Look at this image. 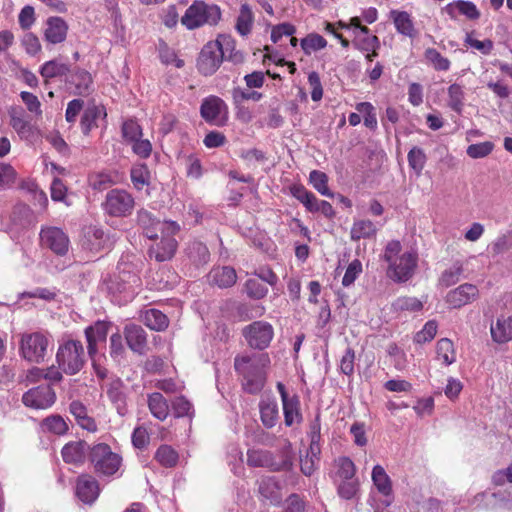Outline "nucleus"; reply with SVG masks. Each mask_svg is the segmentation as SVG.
<instances>
[{
    "instance_id": "obj_8",
    "label": "nucleus",
    "mask_w": 512,
    "mask_h": 512,
    "mask_svg": "<svg viewBox=\"0 0 512 512\" xmlns=\"http://www.w3.org/2000/svg\"><path fill=\"white\" fill-rule=\"evenodd\" d=\"M135 204V198L130 192L122 188H113L106 193L101 208L105 215L126 218L132 215Z\"/></svg>"
},
{
    "instance_id": "obj_41",
    "label": "nucleus",
    "mask_w": 512,
    "mask_h": 512,
    "mask_svg": "<svg viewBox=\"0 0 512 512\" xmlns=\"http://www.w3.org/2000/svg\"><path fill=\"white\" fill-rule=\"evenodd\" d=\"M189 258L196 264H206L210 258L207 246L200 241H192L187 248Z\"/></svg>"
},
{
    "instance_id": "obj_42",
    "label": "nucleus",
    "mask_w": 512,
    "mask_h": 512,
    "mask_svg": "<svg viewBox=\"0 0 512 512\" xmlns=\"http://www.w3.org/2000/svg\"><path fill=\"white\" fill-rule=\"evenodd\" d=\"M407 160L409 167L417 176H420L427 162L424 150L417 146L412 147L408 152Z\"/></svg>"
},
{
    "instance_id": "obj_61",
    "label": "nucleus",
    "mask_w": 512,
    "mask_h": 512,
    "mask_svg": "<svg viewBox=\"0 0 512 512\" xmlns=\"http://www.w3.org/2000/svg\"><path fill=\"white\" fill-rule=\"evenodd\" d=\"M362 272V263L360 260L355 259L353 260L347 267L345 274L342 279V284L345 287L350 286L354 283V281L357 279V277Z\"/></svg>"
},
{
    "instance_id": "obj_5",
    "label": "nucleus",
    "mask_w": 512,
    "mask_h": 512,
    "mask_svg": "<svg viewBox=\"0 0 512 512\" xmlns=\"http://www.w3.org/2000/svg\"><path fill=\"white\" fill-rule=\"evenodd\" d=\"M88 460L94 471L103 476L114 475L121 467L122 457L113 452L106 443H97L89 448Z\"/></svg>"
},
{
    "instance_id": "obj_47",
    "label": "nucleus",
    "mask_w": 512,
    "mask_h": 512,
    "mask_svg": "<svg viewBox=\"0 0 512 512\" xmlns=\"http://www.w3.org/2000/svg\"><path fill=\"white\" fill-rule=\"evenodd\" d=\"M424 56L436 71H448L450 69V60L444 57L437 49L427 48Z\"/></svg>"
},
{
    "instance_id": "obj_56",
    "label": "nucleus",
    "mask_w": 512,
    "mask_h": 512,
    "mask_svg": "<svg viewBox=\"0 0 512 512\" xmlns=\"http://www.w3.org/2000/svg\"><path fill=\"white\" fill-rule=\"evenodd\" d=\"M132 444L137 449H145L150 443V434L146 427L137 426L134 428L131 436Z\"/></svg>"
},
{
    "instance_id": "obj_28",
    "label": "nucleus",
    "mask_w": 512,
    "mask_h": 512,
    "mask_svg": "<svg viewBox=\"0 0 512 512\" xmlns=\"http://www.w3.org/2000/svg\"><path fill=\"white\" fill-rule=\"evenodd\" d=\"M68 82L74 86L76 95L85 96L90 93L93 79L88 71L78 68L70 74Z\"/></svg>"
},
{
    "instance_id": "obj_58",
    "label": "nucleus",
    "mask_w": 512,
    "mask_h": 512,
    "mask_svg": "<svg viewBox=\"0 0 512 512\" xmlns=\"http://www.w3.org/2000/svg\"><path fill=\"white\" fill-rule=\"evenodd\" d=\"M43 425L50 432H53L57 435L65 434L68 430V426L64 419L61 416H49L44 419Z\"/></svg>"
},
{
    "instance_id": "obj_3",
    "label": "nucleus",
    "mask_w": 512,
    "mask_h": 512,
    "mask_svg": "<svg viewBox=\"0 0 512 512\" xmlns=\"http://www.w3.org/2000/svg\"><path fill=\"white\" fill-rule=\"evenodd\" d=\"M383 260L388 264L387 277L396 283H405L414 276L419 257L414 250L402 252L401 242L391 240L384 248Z\"/></svg>"
},
{
    "instance_id": "obj_24",
    "label": "nucleus",
    "mask_w": 512,
    "mask_h": 512,
    "mask_svg": "<svg viewBox=\"0 0 512 512\" xmlns=\"http://www.w3.org/2000/svg\"><path fill=\"white\" fill-rule=\"evenodd\" d=\"M147 406L154 418L165 421L170 413L168 400L160 393L153 392L147 396Z\"/></svg>"
},
{
    "instance_id": "obj_21",
    "label": "nucleus",
    "mask_w": 512,
    "mask_h": 512,
    "mask_svg": "<svg viewBox=\"0 0 512 512\" xmlns=\"http://www.w3.org/2000/svg\"><path fill=\"white\" fill-rule=\"evenodd\" d=\"M389 19L394 24L397 33L410 39L417 37L418 31L415 28L413 17L407 11L392 9L389 12Z\"/></svg>"
},
{
    "instance_id": "obj_13",
    "label": "nucleus",
    "mask_w": 512,
    "mask_h": 512,
    "mask_svg": "<svg viewBox=\"0 0 512 512\" xmlns=\"http://www.w3.org/2000/svg\"><path fill=\"white\" fill-rule=\"evenodd\" d=\"M56 401V394L50 385L37 386L22 396V402L26 407L33 409H47Z\"/></svg>"
},
{
    "instance_id": "obj_44",
    "label": "nucleus",
    "mask_w": 512,
    "mask_h": 512,
    "mask_svg": "<svg viewBox=\"0 0 512 512\" xmlns=\"http://www.w3.org/2000/svg\"><path fill=\"white\" fill-rule=\"evenodd\" d=\"M309 182L321 195L334 197V193L328 187V176L319 170H312L309 174Z\"/></svg>"
},
{
    "instance_id": "obj_1",
    "label": "nucleus",
    "mask_w": 512,
    "mask_h": 512,
    "mask_svg": "<svg viewBox=\"0 0 512 512\" xmlns=\"http://www.w3.org/2000/svg\"><path fill=\"white\" fill-rule=\"evenodd\" d=\"M270 364L268 354L242 353L234 358V370L242 389L252 395L262 391L266 383V368Z\"/></svg>"
},
{
    "instance_id": "obj_55",
    "label": "nucleus",
    "mask_w": 512,
    "mask_h": 512,
    "mask_svg": "<svg viewBox=\"0 0 512 512\" xmlns=\"http://www.w3.org/2000/svg\"><path fill=\"white\" fill-rule=\"evenodd\" d=\"M494 143L491 141H484L476 144H471L467 147L466 153L472 159L484 158L492 153Z\"/></svg>"
},
{
    "instance_id": "obj_46",
    "label": "nucleus",
    "mask_w": 512,
    "mask_h": 512,
    "mask_svg": "<svg viewBox=\"0 0 512 512\" xmlns=\"http://www.w3.org/2000/svg\"><path fill=\"white\" fill-rule=\"evenodd\" d=\"M131 181L135 189L142 190L150 183V171L146 164L136 165L131 169Z\"/></svg>"
},
{
    "instance_id": "obj_25",
    "label": "nucleus",
    "mask_w": 512,
    "mask_h": 512,
    "mask_svg": "<svg viewBox=\"0 0 512 512\" xmlns=\"http://www.w3.org/2000/svg\"><path fill=\"white\" fill-rule=\"evenodd\" d=\"M107 113L104 106L92 105L85 109L81 116L80 127L85 136H88L92 129L96 128L97 120L100 117L106 118Z\"/></svg>"
},
{
    "instance_id": "obj_49",
    "label": "nucleus",
    "mask_w": 512,
    "mask_h": 512,
    "mask_svg": "<svg viewBox=\"0 0 512 512\" xmlns=\"http://www.w3.org/2000/svg\"><path fill=\"white\" fill-rule=\"evenodd\" d=\"M88 183L92 189L103 191L111 187L115 182L109 173L94 172L88 176Z\"/></svg>"
},
{
    "instance_id": "obj_53",
    "label": "nucleus",
    "mask_w": 512,
    "mask_h": 512,
    "mask_svg": "<svg viewBox=\"0 0 512 512\" xmlns=\"http://www.w3.org/2000/svg\"><path fill=\"white\" fill-rule=\"evenodd\" d=\"M10 125L22 139H28L33 134L31 124L21 115H11Z\"/></svg>"
},
{
    "instance_id": "obj_2",
    "label": "nucleus",
    "mask_w": 512,
    "mask_h": 512,
    "mask_svg": "<svg viewBox=\"0 0 512 512\" xmlns=\"http://www.w3.org/2000/svg\"><path fill=\"white\" fill-rule=\"evenodd\" d=\"M233 62H242L243 55L235 51V41L229 35H219L216 40L207 42L197 58V69L204 76L213 75L220 67L226 53Z\"/></svg>"
},
{
    "instance_id": "obj_14",
    "label": "nucleus",
    "mask_w": 512,
    "mask_h": 512,
    "mask_svg": "<svg viewBox=\"0 0 512 512\" xmlns=\"http://www.w3.org/2000/svg\"><path fill=\"white\" fill-rule=\"evenodd\" d=\"M200 114L207 123L222 126L225 122L227 106L220 97L211 95L202 101Z\"/></svg>"
},
{
    "instance_id": "obj_27",
    "label": "nucleus",
    "mask_w": 512,
    "mask_h": 512,
    "mask_svg": "<svg viewBox=\"0 0 512 512\" xmlns=\"http://www.w3.org/2000/svg\"><path fill=\"white\" fill-rule=\"evenodd\" d=\"M140 320L145 326L154 331H163L169 325L168 317L163 312L155 308L142 311L140 314Z\"/></svg>"
},
{
    "instance_id": "obj_62",
    "label": "nucleus",
    "mask_w": 512,
    "mask_h": 512,
    "mask_svg": "<svg viewBox=\"0 0 512 512\" xmlns=\"http://www.w3.org/2000/svg\"><path fill=\"white\" fill-rule=\"evenodd\" d=\"M437 333V323L435 321H428L423 329L419 331L415 337L414 340L418 344H423L426 342L431 341Z\"/></svg>"
},
{
    "instance_id": "obj_12",
    "label": "nucleus",
    "mask_w": 512,
    "mask_h": 512,
    "mask_svg": "<svg viewBox=\"0 0 512 512\" xmlns=\"http://www.w3.org/2000/svg\"><path fill=\"white\" fill-rule=\"evenodd\" d=\"M242 334L251 348L264 350L274 337V329L266 321H254L243 328Z\"/></svg>"
},
{
    "instance_id": "obj_15",
    "label": "nucleus",
    "mask_w": 512,
    "mask_h": 512,
    "mask_svg": "<svg viewBox=\"0 0 512 512\" xmlns=\"http://www.w3.org/2000/svg\"><path fill=\"white\" fill-rule=\"evenodd\" d=\"M69 25L60 16H50L45 21L43 31L44 40L52 45L61 44L66 41Z\"/></svg>"
},
{
    "instance_id": "obj_57",
    "label": "nucleus",
    "mask_w": 512,
    "mask_h": 512,
    "mask_svg": "<svg viewBox=\"0 0 512 512\" xmlns=\"http://www.w3.org/2000/svg\"><path fill=\"white\" fill-rule=\"evenodd\" d=\"M338 467V475L345 480H350L354 477L356 468L354 462L349 457H340L336 460Z\"/></svg>"
},
{
    "instance_id": "obj_50",
    "label": "nucleus",
    "mask_w": 512,
    "mask_h": 512,
    "mask_svg": "<svg viewBox=\"0 0 512 512\" xmlns=\"http://www.w3.org/2000/svg\"><path fill=\"white\" fill-rule=\"evenodd\" d=\"M171 405H172V409L174 412V416L176 418H182V417L192 418L194 416L193 405L184 396L176 397L172 401Z\"/></svg>"
},
{
    "instance_id": "obj_22",
    "label": "nucleus",
    "mask_w": 512,
    "mask_h": 512,
    "mask_svg": "<svg viewBox=\"0 0 512 512\" xmlns=\"http://www.w3.org/2000/svg\"><path fill=\"white\" fill-rule=\"evenodd\" d=\"M90 447L83 440L65 444L61 450L63 461L67 464L82 465L88 457Z\"/></svg>"
},
{
    "instance_id": "obj_20",
    "label": "nucleus",
    "mask_w": 512,
    "mask_h": 512,
    "mask_svg": "<svg viewBox=\"0 0 512 512\" xmlns=\"http://www.w3.org/2000/svg\"><path fill=\"white\" fill-rule=\"evenodd\" d=\"M444 11L453 20L458 19L459 16H463L467 20L476 21L481 16V12L477 6L473 2L466 0L452 1L444 7Z\"/></svg>"
},
{
    "instance_id": "obj_16",
    "label": "nucleus",
    "mask_w": 512,
    "mask_h": 512,
    "mask_svg": "<svg viewBox=\"0 0 512 512\" xmlns=\"http://www.w3.org/2000/svg\"><path fill=\"white\" fill-rule=\"evenodd\" d=\"M109 327V323L105 321H97L94 325L88 326L85 329L87 353L91 359L96 357L98 353V345L106 343Z\"/></svg>"
},
{
    "instance_id": "obj_4",
    "label": "nucleus",
    "mask_w": 512,
    "mask_h": 512,
    "mask_svg": "<svg viewBox=\"0 0 512 512\" xmlns=\"http://www.w3.org/2000/svg\"><path fill=\"white\" fill-rule=\"evenodd\" d=\"M55 360L65 374L72 376L79 373L86 363V353L82 342L63 338L59 342Z\"/></svg>"
},
{
    "instance_id": "obj_10",
    "label": "nucleus",
    "mask_w": 512,
    "mask_h": 512,
    "mask_svg": "<svg viewBox=\"0 0 512 512\" xmlns=\"http://www.w3.org/2000/svg\"><path fill=\"white\" fill-rule=\"evenodd\" d=\"M247 465L250 467L268 468L273 472L289 471L292 468L291 458L283 454L280 461H275L273 454L268 450L248 449Z\"/></svg>"
},
{
    "instance_id": "obj_9",
    "label": "nucleus",
    "mask_w": 512,
    "mask_h": 512,
    "mask_svg": "<svg viewBox=\"0 0 512 512\" xmlns=\"http://www.w3.org/2000/svg\"><path fill=\"white\" fill-rule=\"evenodd\" d=\"M161 231L160 241L149 249L150 258H154L158 262L170 260L175 255L178 243L174 236L180 231V226L175 221H166Z\"/></svg>"
},
{
    "instance_id": "obj_29",
    "label": "nucleus",
    "mask_w": 512,
    "mask_h": 512,
    "mask_svg": "<svg viewBox=\"0 0 512 512\" xmlns=\"http://www.w3.org/2000/svg\"><path fill=\"white\" fill-rule=\"evenodd\" d=\"M136 222L149 239L157 238V227L160 225V220L152 212L144 208L139 209L136 215Z\"/></svg>"
},
{
    "instance_id": "obj_51",
    "label": "nucleus",
    "mask_w": 512,
    "mask_h": 512,
    "mask_svg": "<svg viewBox=\"0 0 512 512\" xmlns=\"http://www.w3.org/2000/svg\"><path fill=\"white\" fill-rule=\"evenodd\" d=\"M393 308L396 311L417 312L422 310L423 303L416 297L401 296L393 302Z\"/></svg>"
},
{
    "instance_id": "obj_7",
    "label": "nucleus",
    "mask_w": 512,
    "mask_h": 512,
    "mask_svg": "<svg viewBox=\"0 0 512 512\" xmlns=\"http://www.w3.org/2000/svg\"><path fill=\"white\" fill-rule=\"evenodd\" d=\"M221 18V10L217 5H209L204 1H195L181 18V23L189 30L208 25H216Z\"/></svg>"
},
{
    "instance_id": "obj_45",
    "label": "nucleus",
    "mask_w": 512,
    "mask_h": 512,
    "mask_svg": "<svg viewBox=\"0 0 512 512\" xmlns=\"http://www.w3.org/2000/svg\"><path fill=\"white\" fill-rule=\"evenodd\" d=\"M302 50L306 55L324 49L327 46L326 39L317 33H310L300 41Z\"/></svg>"
},
{
    "instance_id": "obj_26",
    "label": "nucleus",
    "mask_w": 512,
    "mask_h": 512,
    "mask_svg": "<svg viewBox=\"0 0 512 512\" xmlns=\"http://www.w3.org/2000/svg\"><path fill=\"white\" fill-rule=\"evenodd\" d=\"M491 337L494 342L504 344L512 340V315L500 317L490 327Z\"/></svg>"
},
{
    "instance_id": "obj_48",
    "label": "nucleus",
    "mask_w": 512,
    "mask_h": 512,
    "mask_svg": "<svg viewBox=\"0 0 512 512\" xmlns=\"http://www.w3.org/2000/svg\"><path fill=\"white\" fill-rule=\"evenodd\" d=\"M123 381L120 378L112 379L106 388L108 398L116 405L125 403V394L123 392Z\"/></svg>"
},
{
    "instance_id": "obj_30",
    "label": "nucleus",
    "mask_w": 512,
    "mask_h": 512,
    "mask_svg": "<svg viewBox=\"0 0 512 512\" xmlns=\"http://www.w3.org/2000/svg\"><path fill=\"white\" fill-rule=\"evenodd\" d=\"M209 278L218 287L228 288L236 283L237 274L234 268L223 266L212 269L209 273Z\"/></svg>"
},
{
    "instance_id": "obj_43",
    "label": "nucleus",
    "mask_w": 512,
    "mask_h": 512,
    "mask_svg": "<svg viewBox=\"0 0 512 512\" xmlns=\"http://www.w3.org/2000/svg\"><path fill=\"white\" fill-rule=\"evenodd\" d=\"M463 273V266L460 262L454 263L451 267L445 269L439 277L438 284L441 287L448 288L456 284Z\"/></svg>"
},
{
    "instance_id": "obj_35",
    "label": "nucleus",
    "mask_w": 512,
    "mask_h": 512,
    "mask_svg": "<svg viewBox=\"0 0 512 512\" xmlns=\"http://www.w3.org/2000/svg\"><path fill=\"white\" fill-rule=\"evenodd\" d=\"M154 460L162 467L173 468L178 464L179 453L171 445H160L154 454Z\"/></svg>"
},
{
    "instance_id": "obj_23",
    "label": "nucleus",
    "mask_w": 512,
    "mask_h": 512,
    "mask_svg": "<svg viewBox=\"0 0 512 512\" xmlns=\"http://www.w3.org/2000/svg\"><path fill=\"white\" fill-rule=\"evenodd\" d=\"M124 334L128 347L136 353L144 354L147 347V335L144 329L131 324L125 327Z\"/></svg>"
},
{
    "instance_id": "obj_11",
    "label": "nucleus",
    "mask_w": 512,
    "mask_h": 512,
    "mask_svg": "<svg viewBox=\"0 0 512 512\" xmlns=\"http://www.w3.org/2000/svg\"><path fill=\"white\" fill-rule=\"evenodd\" d=\"M39 243L43 249H49L58 256H64L69 250L70 240L63 229L43 226L39 233Z\"/></svg>"
},
{
    "instance_id": "obj_52",
    "label": "nucleus",
    "mask_w": 512,
    "mask_h": 512,
    "mask_svg": "<svg viewBox=\"0 0 512 512\" xmlns=\"http://www.w3.org/2000/svg\"><path fill=\"white\" fill-rule=\"evenodd\" d=\"M355 108L359 113L364 114V125L371 130H376L378 122L374 106L370 102H360Z\"/></svg>"
},
{
    "instance_id": "obj_59",
    "label": "nucleus",
    "mask_w": 512,
    "mask_h": 512,
    "mask_svg": "<svg viewBox=\"0 0 512 512\" xmlns=\"http://www.w3.org/2000/svg\"><path fill=\"white\" fill-rule=\"evenodd\" d=\"M464 43L465 45L480 51L484 55L490 54L493 50V42L490 39H486L484 41L477 40L473 37V32L467 33Z\"/></svg>"
},
{
    "instance_id": "obj_64",
    "label": "nucleus",
    "mask_w": 512,
    "mask_h": 512,
    "mask_svg": "<svg viewBox=\"0 0 512 512\" xmlns=\"http://www.w3.org/2000/svg\"><path fill=\"white\" fill-rule=\"evenodd\" d=\"M306 503L302 496L292 493L285 500V507L283 512H305Z\"/></svg>"
},
{
    "instance_id": "obj_19",
    "label": "nucleus",
    "mask_w": 512,
    "mask_h": 512,
    "mask_svg": "<svg viewBox=\"0 0 512 512\" xmlns=\"http://www.w3.org/2000/svg\"><path fill=\"white\" fill-rule=\"evenodd\" d=\"M258 492L264 501H268L273 506H280L282 503L281 483L271 476H264L259 480Z\"/></svg>"
},
{
    "instance_id": "obj_33",
    "label": "nucleus",
    "mask_w": 512,
    "mask_h": 512,
    "mask_svg": "<svg viewBox=\"0 0 512 512\" xmlns=\"http://www.w3.org/2000/svg\"><path fill=\"white\" fill-rule=\"evenodd\" d=\"M255 16L252 8L244 3L240 6L239 14L236 18L235 29L242 37L248 36L253 28Z\"/></svg>"
},
{
    "instance_id": "obj_54",
    "label": "nucleus",
    "mask_w": 512,
    "mask_h": 512,
    "mask_svg": "<svg viewBox=\"0 0 512 512\" xmlns=\"http://www.w3.org/2000/svg\"><path fill=\"white\" fill-rule=\"evenodd\" d=\"M122 136L128 142L131 143L138 138L143 136L142 127L134 119H128L122 124Z\"/></svg>"
},
{
    "instance_id": "obj_17",
    "label": "nucleus",
    "mask_w": 512,
    "mask_h": 512,
    "mask_svg": "<svg viewBox=\"0 0 512 512\" xmlns=\"http://www.w3.org/2000/svg\"><path fill=\"white\" fill-rule=\"evenodd\" d=\"M478 296L479 290L475 285L464 283L447 293L446 302L452 308H461L477 299Z\"/></svg>"
},
{
    "instance_id": "obj_37",
    "label": "nucleus",
    "mask_w": 512,
    "mask_h": 512,
    "mask_svg": "<svg viewBox=\"0 0 512 512\" xmlns=\"http://www.w3.org/2000/svg\"><path fill=\"white\" fill-rule=\"evenodd\" d=\"M372 481L379 493L389 496L392 493V482L381 465H375L372 470Z\"/></svg>"
},
{
    "instance_id": "obj_36",
    "label": "nucleus",
    "mask_w": 512,
    "mask_h": 512,
    "mask_svg": "<svg viewBox=\"0 0 512 512\" xmlns=\"http://www.w3.org/2000/svg\"><path fill=\"white\" fill-rule=\"evenodd\" d=\"M377 228L375 224L369 219H360L354 221L351 227V239L360 240L370 238L376 235Z\"/></svg>"
},
{
    "instance_id": "obj_32",
    "label": "nucleus",
    "mask_w": 512,
    "mask_h": 512,
    "mask_svg": "<svg viewBox=\"0 0 512 512\" xmlns=\"http://www.w3.org/2000/svg\"><path fill=\"white\" fill-rule=\"evenodd\" d=\"M259 411L262 424L268 429L273 428L279 419L277 402L271 399H262L259 402Z\"/></svg>"
},
{
    "instance_id": "obj_38",
    "label": "nucleus",
    "mask_w": 512,
    "mask_h": 512,
    "mask_svg": "<svg viewBox=\"0 0 512 512\" xmlns=\"http://www.w3.org/2000/svg\"><path fill=\"white\" fill-rule=\"evenodd\" d=\"M448 106L456 113L461 114L464 108L465 92L460 84L453 83L448 89Z\"/></svg>"
},
{
    "instance_id": "obj_39",
    "label": "nucleus",
    "mask_w": 512,
    "mask_h": 512,
    "mask_svg": "<svg viewBox=\"0 0 512 512\" xmlns=\"http://www.w3.org/2000/svg\"><path fill=\"white\" fill-rule=\"evenodd\" d=\"M436 354L438 360L445 365H451L456 361V352L453 342L448 338H442L437 342Z\"/></svg>"
},
{
    "instance_id": "obj_34",
    "label": "nucleus",
    "mask_w": 512,
    "mask_h": 512,
    "mask_svg": "<svg viewBox=\"0 0 512 512\" xmlns=\"http://www.w3.org/2000/svg\"><path fill=\"white\" fill-rule=\"evenodd\" d=\"M284 423L291 427L295 423H301L303 417L300 409V400L298 395L291 396L290 399L282 402Z\"/></svg>"
},
{
    "instance_id": "obj_60",
    "label": "nucleus",
    "mask_w": 512,
    "mask_h": 512,
    "mask_svg": "<svg viewBox=\"0 0 512 512\" xmlns=\"http://www.w3.org/2000/svg\"><path fill=\"white\" fill-rule=\"evenodd\" d=\"M247 294L253 299H262L267 293L268 289L257 279H248L245 283Z\"/></svg>"
},
{
    "instance_id": "obj_31",
    "label": "nucleus",
    "mask_w": 512,
    "mask_h": 512,
    "mask_svg": "<svg viewBox=\"0 0 512 512\" xmlns=\"http://www.w3.org/2000/svg\"><path fill=\"white\" fill-rule=\"evenodd\" d=\"M108 238L101 227L89 226L85 231L84 246L92 252L105 248Z\"/></svg>"
},
{
    "instance_id": "obj_6",
    "label": "nucleus",
    "mask_w": 512,
    "mask_h": 512,
    "mask_svg": "<svg viewBox=\"0 0 512 512\" xmlns=\"http://www.w3.org/2000/svg\"><path fill=\"white\" fill-rule=\"evenodd\" d=\"M50 336L47 332H26L19 341L20 356L30 363H42L45 360Z\"/></svg>"
},
{
    "instance_id": "obj_63",
    "label": "nucleus",
    "mask_w": 512,
    "mask_h": 512,
    "mask_svg": "<svg viewBox=\"0 0 512 512\" xmlns=\"http://www.w3.org/2000/svg\"><path fill=\"white\" fill-rule=\"evenodd\" d=\"M160 60L163 64L174 65L176 68H182L185 64L184 60L178 58L176 52L167 45H164L160 49Z\"/></svg>"
},
{
    "instance_id": "obj_40",
    "label": "nucleus",
    "mask_w": 512,
    "mask_h": 512,
    "mask_svg": "<svg viewBox=\"0 0 512 512\" xmlns=\"http://www.w3.org/2000/svg\"><path fill=\"white\" fill-rule=\"evenodd\" d=\"M70 71L69 66L57 60H50L45 62L40 67V75L45 79H51L66 75Z\"/></svg>"
},
{
    "instance_id": "obj_18",
    "label": "nucleus",
    "mask_w": 512,
    "mask_h": 512,
    "mask_svg": "<svg viewBox=\"0 0 512 512\" xmlns=\"http://www.w3.org/2000/svg\"><path fill=\"white\" fill-rule=\"evenodd\" d=\"M100 494L98 481L90 474H81L76 480V495L84 503L92 504Z\"/></svg>"
}]
</instances>
